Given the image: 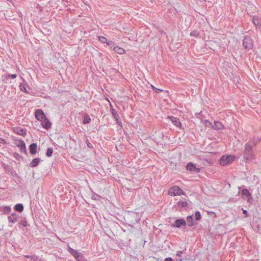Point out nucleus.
<instances>
[{"label": "nucleus", "mask_w": 261, "mask_h": 261, "mask_svg": "<svg viewBox=\"0 0 261 261\" xmlns=\"http://www.w3.org/2000/svg\"><path fill=\"white\" fill-rule=\"evenodd\" d=\"M235 159L236 156L233 155H223L220 158L219 163L223 166L229 165L234 161Z\"/></svg>", "instance_id": "f257e3e1"}, {"label": "nucleus", "mask_w": 261, "mask_h": 261, "mask_svg": "<svg viewBox=\"0 0 261 261\" xmlns=\"http://www.w3.org/2000/svg\"><path fill=\"white\" fill-rule=\"evenodd\" d=\"M253 146H251L250 142H248L245 145L244 158L245 159L248 160L251 159L253 158Z\"/></svg>", "instance_id": "f03ea898"}, {"label": "nucleus", "mask_w": 261, "mask_h": 261, "mask_svg": "<svg viewBox=\"0 0 261 261\" xmlns=\"http://www.w3.org/2000/svg\"><path fill=\"white\" fill-rule=\"evenodd\" d=\"M67 249L68 252L74 256L77 261H86L83 254L81 252L74 250L69 245L68 246Z\"/></svg>", "instance_id": "7ed1b4c3"}, {"label": "nucleus", "mask_w": 261, "mask_h": 261, "mask_svg": "<svg viewBox=\"0 0 261 261\" xmlns=\"http://www.w3.org/2000/svg\"><path fill=\"white\" fill-rule=\"evenodd\" d=\"M168 194L171 196L176 195H185V192L178 186H174L170 188L168 191Z\"/></svg>", "instance_id": "20e7f679"}, {"label": "nucleus", "mask_w": 261, "mask_h": 261, "mask_svg": "<svg viewBox=\"0 0 261 261\" xmlns=\"http://www.w3.org/2000/svg\"><path fill=\"white\" fill-rule=\"evenodd\" d=\"M253 40L248 36H245L243 40V46L247 50L252 49L253 48Z\"/></svg>", "instance_id": "39448f33"}, {"label": "nucleus", "mask_w": 261, "mask_h": 261, "mask_svg": "<svg viewBox=\"0 0 261 261\" xmlns=\"http://www.w3.org/2000/svg\"><path fill=\"white\" fill-rule=\"evenodd\" d=\"M242 198L246 200L247 202L252 203L253 199L250 192L247 189H243L241 191Z\"/></svg>", "instance_id": "423d86ee"}, {"label": "nucleus", "mask_w": 261, "mask_h": 261, "mask_svg": "<svg viewBox=\"0 0 261 261\" xmlns=\"http://www.w3.org/2000/svg\"><path fill=\"white\" fill-rule=\"evenodd\" d=\"M35 116L36 119L40 122L43 121V120L46 117L44 112L41 109H37L36 110Z\"/></svg>", "instance_id": "0eeeda50"}, {"label": "nucleus", "mask_w": 261, "mask_h": 261, "mask_svg": "<svg viewBox=\"0 0 261 261\" xmlns=\"http://www.w3.org/2000/svg\"><path fill=\"white\" fill-rule=\"evenodd\" d=\"M196 164H193L192 162L188 163L186 166V169L190 171L199 173L200 171V168H197Z\"/></svg>", "instance_id": "6e6552de"}, {"label": "nucleus", "mask_w": 261, "mask_h": 261, "mask_svg": "<svg viewBox=\"0 0 261 261\" xmlns=\"http://www.w3.org/2000/svg\"><path fill=\"white\" fill-rule=\"evenodd\" d=\"M186 224V221L185 219H178L171 224V226L172 227L180 228L181 226H185Z\"/></svg>", "instance_id": "1a4fd4ad"}, {"label": "nucleus", "mask_w": 261, "mask_h": 261, "mask_svg": "<svg viewBox=\"0 0 261 261\" xmlns=\"http://www.w3.org/2000/svg\"><path fill=\"white\" fill-rule=\"evenodd\" d=\"M16 145L19 148L20 150L24 153H27L25 144L22 140H19L15 142Z\"/></svg>", "instance_id": "9d476101"}, {"label": "nucleus", "mask_w": 261, "mask_h": 261, "mask_svg": "<svg viewBox=\"0 0 261 261\" xmlns=\"http://www.w3.org/2000/svg\"><path fill=\"white\" fill-rule=\"evenodd\" d=\"M13 132L17 135H21L23 137L27 135L26 128H23L20 127H13Z\"/></svg>", "instance_id": "9b49d317"}, {"label": "nucleus", "mask_w": 261, "mask_h": 261, "mask_svg": "<svg viewBox=\"0 0 261 261\" xmlns=\"http://www.w3.org/2000/svg\"><path fill=\"white\" fill-rule=\"evenodd\" d=\"M167 119L171 121L172 123L176 127H180L181 126V122L179 118L175 117L173 116H169L167 117Z\"/></svg>", "instance_id": "f8f14e48"}, {"label": "nucleus", "mask_w": 261, "mask_h": 261, "mask_svg": "<svg viewBox=\"0 0 261 261\" xmlns=\"http://www.w3.org/2000/svg\"><path fill=\"white\" fill-rule=\"evenodd\" d=\"M252 22L255 26L256 29H258L261 27V18L258 16H253L252 18Z\"/></svg>", "instance_id": "ddd939ff"}, {"label": "nucleus", "mask_w": 261, "mask_h": 261, "mask_svg": "<svg viewBox=\"0 0 261 261\" xmlns=\"http://www.w3.org/2000/svg\"><path fill=\"white\" fill-rule=\"evenodd\" d=\"M41 123L42 127L46 129H48L51 126V122L47 117L43 119V121H41Z\"/></svg>", "instance_id": "4468645a"}, {"label": "nucleus", "mask_w": 261, "mask_h": 261, "mask_svg": "<svg viewBox=\"0 0 261 261\" xmlns=\"http://www.w3.org/2000/svg\"><path fill=\"white\" fill-rule=\"evenodd\" d=\"M18 215L15 212L12 213L10 215L8 216V220L9 222L15 223L17 221Z\"/></svg>", "instance_id": "2eb2a0df"}, {"label": "nucleus", "mask_w": 261, "mask_h": 261, "mask_svg": "<svg viewBox=\"0 0 261 261\" xmlns=\"http://www.w3.org/2000/svg\"><path fill=\"white\" fill-rule=\"evenodd\" d=\"M186 219L188 226L192 227L197 224V223L193 219V215L188 216Z\"/></svg>", "instance_id": "dca6fc26"}, {"label": "nucleus", "mask_w": 261, "mask_h": 261, "mask_svg": "<svg viewBox=\"0 0 261 261\" xmlns=\"http://www.w3.org/2000/svg\"><path fill=\"white\" fill-rule=\"evenodd\" d=\"M37 144L35 143H32L29 146L30 152L31 154H35L37 152Z\"/></svg>", "instance_id": "f3484780"}, {"label": "nucleus", "mask_w": 261, "mask_h": 261, "mask_svg": "<svg viewBox=\"0 0 261 261\" xmlns=\"http://www.w3.org/2000/svg\"><path fill=\"white\" fill-rule=\"evenodd\" d=\"M0 211L2 212V214L6 215L10 213L11 208L9 205L1 206L0 208Z\"/></svg>", "instance_id": "a211bd4d"}, {"label": "nucleus", "mask_w": 261, "mask_h": 261, "mask_svg": "<svg viewBox=\"0 0 261 261\" xmlns=\"http://www.w3.org/2000/svg\"><path fill=\"white\" fill-rule=\"evenodd\" d=\"M41 159L39 158L34 159L30 163V167L32 168L37 167Z\"/></svg>", "instance_id": "6ab92c4d"}, {"label": "nucleus", "mask_w": 261, "mask_h": 261, "mask_svg": "<svg viewBox=\"0 0 261 261\" xmlns=\"http://www.w3.org/2000/svg\"><path fill=\"white\" fill-rule=\"evenodd\" d=\"M17 75L16 74H5L2 77L3 81H7L9 78L15 79Z\"/></svg>", "instance_id": "aec40b11"}, {"label": "nucleus", "mask_w": 261, "mask_h": 261, "mask_svg": "<svg viewBox=\"0 0 261 261\" xmlns=\"http://www.w3.org/2000/svg\"><path fill=\"white\" fill-rule=\"evenodd\" d=\"M213 127L215 129H222L223 128V125L219 121H215Z\"/></svg>", "instance_id": "412c9836"}, {"label": "nucleus", "mask_w": 261, "mask_h": 261, "mask_svg": "<svg viewBox=\"0 0 261 261\" xmlns=\"http://www.w3.org/2000/svg\"><path fill=\"white\" fill-rule=\"evenodd\" d=\"M113 50L115 53L120 55L124 54L125 53V50L123 48H121L118 46H116L115 47H114L113 48Z\"/></svg>", "instance_id": "4be33fe9"}, {"label": "nucleus", "mask_w": 261, "mask_h": 261, "mask_svg": "<svg viewBox=\"0 0 261 261\" xmlns=\"http://www.w3.org/2000/svg\"><path fill=\"white\" fill-rule=\"evenodd\" d=\"M23 205L21 203H18V204H16L15 206H14V208H15V210L18 212H21L23 211Z\"/></svg>", "instance_id": "5701e85b"}, {"label": "nucleus", "mask_w": 261, "mask_h": 261, "mask_svg": "<svg viewBox=\"0 0 261 261\" xmlns=\"http://www.w3.org/2000/svg\"><path fill=\"white\" fill-rule=\"evenodd\" d=\"M110 111H111V114L112 115V116L114 119L117 118V117H119L117 111L113 108L112 105H111Z\"/></svg>", "instance_id": "b1692460"}, {"label": "nucleus", "mask_w": 261, "mask_h": 261, "mask_svg": "<svg viewBox=\"0 0 261 261\" xmlns=\"http://www.w3.org/2000/svg\"><path fill=\"white\" fill-rule=\"evenodd\" d=\"M177 204H178V206H180L181 207H185L187 206L188 204L187 201L186 200H184V201L180 200L179 201H178L177 202Z\"/></svg>", "instance_id": "393cba45"}, {"label": "nucleus", "mask_w": 261, "mask_h": 261, "mask_svg": "<svg viewBox=\"0 0 261 261\" xmlns=\"http://www.w3.org/2000/svg\"><path fill=\"white\" fill-rule=\"evenodd\" d=\"M91 121V118L88 115H86L84 116V120L83 121V123L84 124H88Z\"/></svg>", "instance_id": "a878e982"}, {"label": "nucleus", "mask_w": 261, "mask_h": 261, "mask_svg": "<svg viewBox=\"0 0 261 261\" xmlns=\"http://www.w3.org/2000/svg\"><path fill=\"white\" fill-rule=\"evenodd\" d=\"M199 32L197 30H193L190 33V36L198 38L199 36Z\"/></svg>", "instance_id": "bb28decb"}, {"label": "nucleus", "mask_w": 261, "mask_h": 261, "mask_svg": "<svg viewBox=\"0 0 261 261\" xmlns=\"http://www.w3.org/2000/svg\"><path fill=\"white\" fill-rule=\"evenodd\" d=\"M53 153V148L51 147H49L47 149V151L46 152V155L47 157H50Z\"/></svg>", "instance_id": "cd10ccee"}, {"label": "nucleus", "mask_w": 261, "mask_h": 261, "mask_svg": "<svg viewBox=\"0 0 261 261\" xmlns=\"http://www.w3.org/2000/svg\"><path fill=\"white\" fill-rule=\"evenodd\" d=\"M98 39L102 43H107L108 41L107 39L104 36H98Z\"/></svg>", "instance_id": "c85d7f7f"}, {"label": "nucleus", "mask_w": 261, "mask_h": 261, "mask_svg": "<svg viewBox=\"0 0 261 261\" xmlns=\"http://www.w3.org/2000/svg\"><path fill=\"white\" fill-rule=\"evenodd\" d=\"M195 219L197 221H199L201 219V214L199 211H196L195 213Z\"/></svg>", "instance_id": "c756f323"}, {"label": "nucleus", "mask_w": 261, "mask_h": 261, "mask_svg": "<svg viewBox=\"0 0 261 261\" xmlns=\"http://www.w3.org/2000/svg\"><path fill=\"white\" fill-rule=\"evenodd\" d=\"M107 44L109 47H110L111 48L113 49V48L115 47L116 45H115V43L114 42L112 41H108L107 42Z\"/></svg>", "instance_id": "7c9ffc66"}, {"label": "nucleus", "mask_w": 261, "mask_h": 261, "mask_svg": "<svg viewBox=\"0 0 261 261\" xmlns=\"http://www.w3.org/2000/svg\"><path fill=\"white\" fill-rule=\"evenodd\" d=\"M42 258H39V256L36 255H33V256H31V261H41Z\"/></svg>", "instance_id": "2f4dec72"}, {"label": "nucleus", "mask_w": 261, "mask_h": 261, "mask_svg": "<svg viewBox=\"0 0 261 261\" xmlns=\"http://www.w3.org/2000/svg\"><path fill=\"white\" fill-rule=\"evenodd\" d=\"M19 224L23 227H26L28 225V222L25 219L19 221Z\"/></svg>", "instance_id": "473e14b6"}, {"label": "nucleus", "mask_w": 261, "mask_h": 261, "mask_svg": "<svg viewBox=\"0 0 261 261\" xmlns=\"http://www.w3.org/2000/svg\"><path fill=\"white\" fill-rule=\"evenodd\" d=\"M19 87H20V89L21 91H23V92H24L25 93H28V91H27V89H26V88H25L24 85H23L22 84H20V86H19Z\"/></svg>", "instance_id": "72a5a7b5"}, {"label": "nucleus", "mask_w": 261, "mask_h": 261, "mask_svg": "<svg viewBox=\"0 0 261 261\" xmlns=\"http://www.w3.org/2000/svg\"><path fill=\"white\" fill-rule=\"evenodd\" d=\"M151 88L154 91V92H156V93H159V92H162L163 91L162 90H161L160 89H158V88H155L153 85H151Z\"/></svg>", "instance_id": "f704fd0d"}, {"label": "nucleus", "mask_w": 261, "mask_h": 261, "mask_svg": "<svg viewBox=\"0 0 261 261\" xmlns=\"http://www.w3.org/2000/svg\"><path fill=\"white\" fill-rule=\"evenodd\" d=\"M115 119L116 124H117L119 125H121L122 122L119 117H117V118H115Z\"/></svg>", "instance_id": "c9c22d12"}, {"label": "nucleus", "mask_w": 261, "mask_h": 261, "mask_svg": "<svg viewBox=\"0 0 261 261\" xmlns=\"http://www.w3.org/2000/svg\"><path fill=\"white\" fill-rule=\"evenodd\" d=\"M259 141V140H258L257 139H255L254 138L253 139V140L252 141V144H253V146H255L256 145V144L257 143V142Z\"/></svg>", "instance_id": "e433bc0d"}, {"label": "nucleus", "mask_w": 261, "mask_h": 261, "mask_svg": "<svg viewBox=\"0 0 261 261\" xmlns=\"http://www.w3.org/2000/svg\"><path fill=\"white\" fill-rule=\"evenodd\" d=\"M86 144H87V146L89 148H93V145H92V144L91 143H90V142L88 140H86Z\"/></svg>", "instance_id": "4c0bfd02"}, {"label": "nucleus", "mask_w": 261, "mask_h": 261, "mask_svg": "<svg viewBox=\"0 0 261 261\" xmlns=\"http://www.w3.org/2000/svg\"><path fill=\"white\" fill-rule=\"evenodd\" d=\"M183 253V251H180V250H178L176 252V256H179V257H181V254H182Z\"/></svg>", "instance_id": "58836bf2"}, {"label": "nucleus", "mask_w": 261, "mask_h": 261, "mask_svg": "<svg viewBox=\"0 0 261 261\" xmlns=\"http://www.w3.org/2000/svg\"><path fill=\"white\" fill-rule=\"evenodd\" d=\"M188 258L186 256L185 257H184L182 258H176V261H184V260H187Z\"/></svg>", "instance_id": "ea45409f"}, {"label": "nucleus", "mask_w": 261, "mask_h": 261, "mask_svg": "<svg viewBox=\"0 0 261 261\" xmlns=\"http://www.w3.org/2000/svg\"><path fill=\"white\" fill-rule=\"evenodd\" d=\"M242 211H243V214L245 215V217H248V212L246 210H244L243 208H242Z\"/></svg>", "instance_id": "a19ab883"}, {"label": "nucleus", "mask_w": 261, "mask_h": 261, "mask_svg": "<svg viewBox=\"0 0 261 261\" xmlns=\"http://www.w3.org/2000/svg\"><path fill=\"white\" fill-rule=\"evenodd\" d=\"M164 261H173V260L172 258V257H168L167 258H166Z\"/></svg>", "instance_id": "79ce46f5"}, {"label": "nucleus", "mask_w": 261, "mask_h": 261, "mask_svg": "<svg viewBox=\"0 0 261 261\" xmlns=\"http://www.w3.org/2000/svg\"><path fill=\"white\" fill-rule=\"evenodd\" d=\"M24 256V257H25L27 258H30V260H31V256H33V255H25Z\"/></svg>", "instance_id": "37998d69"}, {"label": "nucleus", "mask_w": 261, "mask_h": 261, "mask_svg": "<svg viewBox=\"0 0 261 261\" xmlns=\"http://www.w3.org/2000/svg\"><path fill=\"white\" fill-rule=\"evenodd\" d=\"M19 156V154L17 153H14V156L16 158H17V156Z\"/></svg>", "instance_id": "c03bdc74"}, {"label": "nucleus", "mask_w": 261, "mask_h": 261, "mask_svg": "<svg viewBox=\"0 0 261 261\" xmlns=\"http://www.w3.org/2000/svg\"><path fill=\"white\" fill-rule=\"evenodd\" d=\"M205 123H210V124L211 123V122L208 120H205Z\"/></svg>", "instance_id": "a18cd8bd"}, {"label": "nucleus", "mask_w": 261, "mask_h": 261, "mask_svg": "<svg viewBox=\"0 0 261 261\" xmlns=\"http://www.w3.org/2000/svg\"><path fill=\"white\" fill-rule=\"evenodd\" d=\"M0 140H3V139L2 138H0Z\"/></svg>", "instance_id": "49530a36"}]
</instances>
